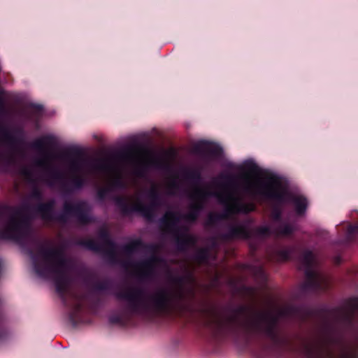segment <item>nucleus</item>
<instances>
[{
	"label": "nucleus",
	"instance_id": "1",
	"mask_svg": "<svg viewBox=\"0 0 358 358\" xmlns=\"http://www.w3.org/2000/svg\"><path fill=\"white\" fill-rule=\"evenodd\" d=\"M245 189L254 194L280 198L286 192L282 180L251 163L244 175Z\"/></svg>",
	"mask_w": 358,
	"mask_h": 358
},
{
	"label": "nucleus",
	"instance_id": "2",
	"mask_svg": "<svg viewBox=\"0 0 358 358\" xmlns=\"http://www.w3.org/2000/svg\"><path fill=\"white\" fill-rule=\"evenodd\" d=\"M217 197L230 213L246 212L252 210V208L243 206L238 193L228 187H222Z\"/></svg>",
	"mask_w": 358,
	"mask_h": 358
},
{
	"label": "nucleus",
	"instance_id": "3",
	"mask_svg": "<svg viewBox=\"0 0 358 358\" xmlns=\"http://www.w3.org/2000/svg\"><path fill=\"white\" fill-rule=\"evenodd\" d=\"M325 343L323 339L307 341L303 345V352L308 357L324 358L325 355L329 353Z\"/></svg>",
	"mask_w": 358,
	"mask_h": 358
},
{
	"label": "nucleus",
	"instance_id": "4",
	"mask_svg": "<svg viewBox=\"0 0 358 358\" xmlns=\"http://www.w3.org/2000/svg\"><path fill=\"white\" fill-rule=\"evenodd\" d=\"M18 230V223L15 220H12L8 223L3 231L0 229V236L2 238H13Z\"/></svg>",
	"mask_w": 358,
	"mask_h": 358
},
{
	"label": "nucleus",
	"instance_id": "5",
	"mask_svg": "<svg viewBox=\"0 0 358 358\" xmlns=\"http://www.w3.org/2000/svg\"><path fill=\"white\" fill-rule=\"evenodd\" d=\"M313 259V255L310 252L306 253L303 258V262L305 264L304 271L306 272V275L309 278H314L317 280L320 281L321 280L320 277L318 275L317 273L315 270H311L310 268H308V265L312 262Z\"/></svg>",
	"mask_w": 358,
	"mask_h": 358
},
{
	"label": "nucleus",
	"instance_id": "6",
	"mask_svg": "<svg viewBox=\"0 0 358 358\" xmlns=\"http://www.w3.org/2000/svg\"><path fill=\"white\" fill-rule=\"evenodd\" d=\"M137 157L141 163L146 165H150L154 160L152 155L148 152L144 150L138 152Z\"/></svg>",
	"mask_w": 358,
	"mask_h": 358
},
{
	"label": "nucleus",
	"instance_id": "7",
	"mask_svg": "<svg viewBox=\"0 0 358 358\" xmlns=\"http://www.w3.org/2000/svg\"><path fill=\"white\" fill-rule=\"evenodd\" d=\"M100 171L103 173L104 177L108 179L115 177L117 174L115 168L111 166L104 165L100 168Z\"/></svg>",
	"mask_w": 358,
	"mask_h": 358
},
{
	"label": "nucleus",
	"instance_id": "8",
	"mask_svg": "<svg viewBox=\"0 0 358 358\" xmlns=\"http://www.w3.org/2000/svg\"><path fill=\"white\" fill-rule=\"evenodd\" d=\"M294 205L297 213L301 214L306 210V208L307 206V201L303 197H296L294 199Z\"/></svg>",
	"mask_w": 358,
	"mask_h": 358
},
{
	"label": "nucleus",
	"instance_id": "9",
	"mask_svg": "<svg viewBox=\"0 0 358 358\" xmlns=\"http://www.w3.org/2000/svg\"><path fill=\"white\" fill-rule=\"evenodd\" d=\"M355 354L351 350H345L342 352L340 358H354Z\"/></svg>",
	"mask_w": 358,
	"mask_h": 358
},
{
	"label": "nucleus",
	"instance_id": "10",
	"mask_svg": "<svg viewBox=\"0 0 358 358\" xmlns=\"http://www.w3.org/2000/svg\"><path fill=\"white\" fill-rule=\"evenodd\" d=\"M201 144V145H208V147H215V149H216V152L218 153L220 150H221V148H220L218 145H210V144H208L207 142L206 141H201L199 143Z\"/></svg>",
	"mask_w": 358,
	"mask_h": 358
},
{
	"label": "nucleus",
	"instance_id": "11",
	"mask_svg": "<svg viewBox=\"0 0 358 358\" xmlns=\"http://www.w3.org/2000/svg\"><path fill=\"white\" fill-rule=\"evenodd\" d=\"M293 231V228L291 227L286 226L283 229L281 230L280 233L282 234H289Z\"/></svg>",
	"mask_w": 358,
	"mask_h": 358
}]
</instances>
